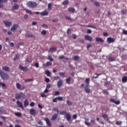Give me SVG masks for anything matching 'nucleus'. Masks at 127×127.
Here are the masks:
<instances>
[{
    "label": "nucleus",
    "instance_id": "f257e3e1",
    "mask_svg": "<svg viewBox=\"0 0 127 127\" xmlns=\"http://www.w3.org/2000/svg\"><path fill=\"white\" fill-rule=\"evenodd\" d=\"M0 77L2 80H8L9 79V75L4 71L0 70Z\"/></svg>",
    "mask_w": 127,
    "mask_h": 127
},
{
    "label": "nucleus",
    "instance_id": "f03ea898",
    "mask_svg": "<svg viewBox=\"0 0 127 127\" xmlns=\"http://www.w3.org/2000/svg\"><path fill=\"white\" fill-rule=\"evenodd\" d=\"M60 115H65V119L66 121H67V122H70V120L71 119V115H70L69 113H67L66 111H63L60 112Z\"/></svg>",
    "mask_w": 127,
    "mask_h": 127
},
{
    "label": "nucleus",
    "instance_id": "7ed1b4c3",
    "mask_svg": "<svg viewBox=\"0 0 127 127\" xmlns=\"http://www.w3.org/2000/svg\"><path fill=\"white\" fill-rule=\"evenodd\" d=\"M27 5L28 7H31L32 8H34L37 6V3L36 2H33L31 1H28L27 3Z\"/></svg>",
    "mask_w": 127,
    "mask_h": 127
},
{
    "label": "nucleus",
    "instance_id": "20e7f679",
    "mask_svg": "<svg viewBox=\"0 0 127 127\" xmlns=\"http://www.w3.org/2000/svg\"><path fill=\"white\" fill-rule=\"evenodd\" d=\"M21 98H22V99H24L25 98V94H24L23 92H20L15 94V99H16V100H20Z\"/></svg>",
    "mask_w": 127,
    "mask_h": 127
},
{
    "label": "nucleus",
    "instance_id": "39448f33",
    "mask_svg": "<svg viewBox=\"0 0 127 127\" xmlns=\"http://www.w3.org/2000/svg\"><path fill=\"white\" fill-rule=\"evenodd\" d=\"M29 113L31 115V116H36L38 112L36 111V110L32 108L30 110Z\"/></svg>",
    "mask_w": 127,
    "mask_h": 127
},
{
    "label": "nucleus",
    "instance_id": "423d86ee",
    "mask_svg": "<svg viewBox=\"0 0 127 127\" xmlns=\"http://www.w3.org/2000/svg\"><path fill=\"white\" fill-rule=\"evenodd\" d=\"M84 39L85 40L89 41V42H92V41H93V37L90 36L89 35H86L84 36Z\"/></svg>",
    "mask_w": 127,
    "mask_h": 127
},
{
    "label": "nucleus",
    "instance_id": "0eeeda50",
    "mask_svg": "<svg viewBox=\"0 0 127 127\" xmlns=\"http://www.w3.org/2000/svg\"><path fill=\"white\" fill-rule=\"evenodd\" d=\"M3 23L7 27H9V26H11V24H12V23L11 22L8 21H6V20H3Z\"/></svg>",
    "mask_w": 127,
    "mask_h": 127
},
{
    "label": "nucleus",
    "instance_id": "6e6552de",
    "mask_svg": "<svg viewBox=\"0 0 127 127\" xmlns=\"http://www.w3.org/2000/svg\"><path fill=\"white\" fill-rule=\"evenodd\" d=\"M16 86L17 89H18V90H22L25 89V87L24 86H21V85L19 83H16Z\"/></svg>",
    "mask_w": 127,
    "mask_h": 127
},
{
    "label": "nucleus",
    "instance_id": "1a4fd4ad",
    "mask_svg": "<svg viewBox=\"0 0 127 127\" xmlns=\"http://www.w3.org/2000/svg\"><path fill=\"white\" fill-rule=\"evenodd\" d=\"M18 27V25L15 24L13 25V26L11 27L10 30H11V31L14 32V31H15V30H16L17 29Z\"/></svg>",
    "mask_w": 127,
    "mask_h": 127
},
{
    "label": "nucleus",
    "instance_id": "9d476101",
    "mask_svg": "<svg viewBox=\"0 0 127 127\" xmlns=\"http://www.w3.org/2000/svg\"><path fill=\"white\" fill-rule=\"evenodd\" d=\"M19 69H21V70H22V71H24V72H27V71H28V68L26 67L22 66L21 64H20L19 65Z\"/></svg>",
    "mask_w": 127,
    "mask_h": 127
},
{
    "label": "nucleus",
    "instance_id": "9b49d317",
    "mask_svg": "<svg viewBox=\"0 0 127 127\" xmlns=\"http://www.w3.org/2000/svg\"><path fill=\"white\" fill-rule=\"evenodd\" d=\"M115 41H116V40H115V39L114 38L108 37L107 38V42L109 44L113 43V42H115Z\"/></svg>",
    "mask_w": 127,
    "mask_h": 127
},
{
    "label": "nucleus",
    "instance_id": "f8f14e48",
    "mask_svg": "<svg viewBox=\"0 0 127 127\" xmlns=\"http://www.w3.org/2000/svg\"><path fill=\"white\" fill-rule=\"evenodd\" d=\"M45 121L46 122V124H47V126H48V127H50L52 126V124L51 123V122H50V120H49V119L48 118H45Z\"/></svg>",
    "mask_w": 127,
    "mask_h": 127
},
{
    "label": "nucleus",
    "instance_id": "ddd939ff",
    "mask_svg": "<svg viewBox=\"0 0 127 127\" xmlns=\"http://www.w3.org/2000/svg\"><path fill=\"white\" fill-rule=\"evenodd\" d=\"M2 69L3 71H5V72H9L10 71V68H9L6 65H4L2 67Z\"/></svg>",
    "mask_w": 127,
    "mask_h": 127
},
{
    "label": "nucleus",
    "instance_id": "4468645a",
    "mask_svg": "<svg viewBox=\"0 0 127 127\" xmlns=\"http://www.w3.org/2000/svg\"><path fill=\"white\" fill-rule=\"evenodd\" d=\"M84 90L87 94H89V93H91V90L90 89V87L88 85H85L84 87Z\"/></svg>",
    "mask_w": 127,
    "mask_h": 127
},
{
    "label": "nucleus",
    "instance_id": "2eb2a0df",
    "mask_svg": "<svg viewBox=\"0 0 127 127\" xmlns=\"http://www.w3.org/2000/svg\"><path fill=\"white\" fill-rule=\"evenodd\" d=\"M62 86H63V80H59L57 83L58 88H61Z\"/></svg>",
    "mask_w": 127,
    "mask_h": 127
},
{
    "label": "nucleus",
    "instance_id": "dca6fc26",
    "mask_svg": "<svg viewBox=\"0 0 127 127\" xmlns=\"http://www.w3.org/2000/svg\"><path fill=\"white\" fill-rule=\"evenodd\" d=\"M16 104L17 105V107L19 108H20L21 109H23V105H22V103L19 101H17L16 102Z\"/></svg>",
    "mask_w": 127,
    "mask_h": 127
},
{
    "label": "nucleus",
    "instance_id": "f3484780",
    "mask_svg": "<svg viewBox=\"0 0 127 127\" xmlns=\"http://www.w3.org/2000/svg\"><path fill=\"white\" fill-rule=\"evenodd\" d=\"M2 2H7V0H0V8L3 7V4Z\"/></svg>",
    "mask_w": 127,
    "mask_h": 127
},
{
    "label": "nucleus",
    "instance_id": "a211bd4d",
    "mask_svg": "<svg viewBox=\"0 0 127 127\" xmlns=\"http://www.w3.org/2000/svg\"><path fill=\"white\" fill-rule=\"evenodd\" d=\"M56 51H57V48L56 47L51 48L49 50V52H56Z\"/></svg>",
    "mask_w": 127,
    "mask_h": 127
},
{
    "label": "nucleus",
    "instance_id": "6ab92c4d",
    "mask_svg": "<svg viewBox=\"0 0 127 127\" xmlns=\"http://www.w3.org/2000/svg\"><path fill=\"white\" fill-rule=\"evenodd\" d=\"M95 41L96 42H104V40L100 37H96L95 38Z\"/></svg>",
    "mask_w": 127,
    "mask_h": 127
},
{
    "label": "nucleus",
    "instance_id": "aec40b11",
    "mask_svg": "<svg viewBox=\"0 0 127 127\" xmlns=\"http://www.w3.org/2000/svg\"><path fill=\"white\" fill-rule=\"evenodd\" d=\"M42 16H44L45 15H48V12L46 10H44L43 12L40 13Z\"/></svg>",
    "mask_w": 127,
    "mask_h": 127
},
{
    "label": "nucleus",
    "instance_id": "412c9836",
    "mask_svg": "<svg viewBox=\"0 0 127 127\" xmlns=\"http://www.w3.org/2000/svg\"><path fill=\"white\" fill-rule=\"evenodd\" d=\"M85 83L86 84L85 86H89V85H90V78H86Z\"/></svg>",
    "mask_w": 127,
    "mask_h": 127
},
{
    "label": "nucleus",
    "instance_id": "4be33fe9",
    "mask_svg": "<svg viewBox=\"0 0 127 127\" xmlns=\"http://www.w3.org/2000/svg\"><path fill=\"white\" fill-rule=\"evenodd\" d=\"M57 117H58V115L57 114H55L52 119H51V120L52 121H55L56 120H57Z\"/></svg>",
    "mask_w": 127,
    "mask_h": 127
},
{
    "label": "nucleus",
    "instance_id": "5701e85b",
    "mask_svg": "<svg viewBox=\"0 0 127 127\" xmlns=\"http://www.w3.org/2000/svg\"><path fill=\"white\" fill-rule=\"evenodd\" d=\"M18 5L17 4H15L12 7V10H16L18 8Z\"/></svg>",
    "mask_w": 127,
    "mask_h": 127
},
{
    "label": "nucleus",
    "instance_id": "b1692460",
    "mask_svg": "<svg viewBox=\"0 0 127 127\" xmlns=\"http://www.w3.org/2000/svg\"><path fill=\"white\" fill-rule=\"evenodd\" d=\"M28 105H29V104L28 103V100L27 99H25L24 101V106L25 107V108H26V107H27Z\"/></svg>",
    "mask_w": 127,
    "mask_h": 127
},
{
    "label": "nucleus",
    "instance_id": "393cba45",
    "mask_svg": "<svg viewBox=\"0 0 127 127\" xmlns=\"http://www.w3.org/2000/svg\"><path fill=\"white\" fill-rule=\"evenodd\" d=\"M52 65V63L49 62H47L46 64L43 65L44 67H47V66H51Z\"/></svg>",
    "mask_w": 127,
    "mask_h": 127
},
{
    "label": "nucleus",
    "instance_id": "a878e982",
    "mask_svg": "<svg viewBox=\"0 0 127 127\" xmlns=\"http://www.w3.org/2000/svg\"><path fill=\"white\" fill-rule=\"evenodd\" d=\"M71 77H69L68 78L66 79V82L67 83V84H68L69 85H70V84H71Z\"/></svg>",
    "mask_w": 127,
    "mask_h": 127
},
{
    "label": "nucleus",
    "instance_id": "bb28decb",
    "mask_svg": "<svg viewBox=\"0 0 127 127\" xmlns=\"http://www.w3.org/2000/svg\"><path fill=\"white\" fill-rule=\"evenodd\" d=\"M122 81L123 83H126V82H127V76H123L122 77Z\"/></svg>",
    "mask_w": 127,
    "mask_h": 127
},
{
    "label": "nucleus",
    "instance_id": "cd10ccee",
    "mask_svg": "<svg viewBox=\"0 0 127 127\" xmlns=\"http://www.w3.org/2000/svg\"><path fill=\"white\" fill-rule=\"evenodd\" d=\"M102 118L104 120H106V119L107 120V121H109V117L108 116V115H107V114H103L102 115Z\"/></svg>",
    "mask_w": 127,
    "mask_h": 127
},
{
    "label": "nucleus",
    "instance_id": "c85d7f7f",
    "mask_svg": "<svg viewBox=\"0 0 127 127\" xmlns=\"http://www.w3.org/2000/svg\"><path fill=\"white\" fill-rule=\"evenodd\" d=\"M68 11H70V12H75V8L73 7H69L68 8Z\"/></svg>",
    "mask_w": 127,
    "mask_h": 127
},
{
    "label": "nucleus",
    "instance_id": "c756f323",
    "mask_svg": "<svg viewBox=\"0 0 127 127\" xmlns=\"http://www.w3.org/2000/svg\"><path fill=\"white\" fill-rule=\"evenodd\" d=\"M79 59H80V57L78 56H75L73 58V60H75V61H78V60Z\"/></svg>",
    "mask_w": 127,
    "mask_h": 127
},
{
    "label": "nucleus",
    "instance_id": "7c9ffc66",
    "mask_svg": "<svg viewBox=\"0 0 127 127\" xmlns=\"http://www.w3.org/2000/svg\"><path fill=\"white\" fill-rule=\"evenodd\" d=\"M25 11H26V12H27V13H29V14H32V12L30 10H29L28 9H25Z\"/></svg>",
    "mask_w": 127,
    "mask_h": 127
},
{
    "label": "nucleus",
    "instance_id": "2f4dec72",
    "mask_svg": "<svg viewBox=\"0 0 127 127\" xmlns=\"http://www.w3.org/2000/svg\"><path fill=\"white\" fill-rule=\"evenodd\" d=\"M14 115L16 117H21V113L19 112H16L14 113Z\"/></svg>",
    "mask_w": 127,
    "mask_h": 127
},
{
    "label": "nucleus",
    "instance_id": "473e14b6",
    "mask_svg": "<svg viewBox=\"0 0 127 127\" xmlns=\"http://www.w3.org/2000/svg\"><path fill=\"white\" fill-rule=\"evenodd\" d=\"M18 58H19V55H15V57L13 59L14 61H16Z\"/></svg>",
    "mask_w": 127,
    "mask_h": 127
},
{
    "label": "nucleus",
    "instance_id": "72a5a7b5",
    "mask_svg": "<svg viewBox=\"0 0 127 127\" xmlns=\"http://www.w3.org/2000/svg\"><path fill=\"white\" fill-rule=\"evenodd\" d=\"M122 124H123V122H122V121H117L116 123V125L117 126H121Z\"/></svg>",
    "mask_w": 127,
    "mask_h": 127
},
{
    "label": "nucleus",
    "instance_id": "f704fd0d",
    "mask_svg": "<svg viewBox=\"0 0 127 127\" xmlns=\"http://www.w3.org/2000/svg\"><path fill=\"white\" fill-rule=\"evenodd\" d=\"M68 3H69V0H68L64 1V2H63V4H64V5H66V4H68Z\"/></svg>",
    "mask_w": 127,
    "mask_h": 127
},
{
    "label": "nucleus",
    "instance_id": "c9c22d12",
    "mask_svg": "<svg viewBox=\"0 0 127 127\" xmlns=\"http://www.w3.org/2000/svg\"><path fill=\"white\" fill-rule=\"evenodd\" d=\"M109 60L111 62L116 61V59L115 58H113V57H109Z\"/></svg>",
    "mask_w": 127,
    "mask_h": 127
},
{
    "label": "nucleus",
    "instance_id": "e433bc0d",
    "mask_svg": "<svg viewBox=\"0 0 127 127\" xmlns=\"http://www.w3.org/2000/svg\"><path fill=\"white\" fill-rule=\"evenodd\" d=\"M31 81H33V79L31 78V79H27L25 80V83H27L28 82H31Z\"/></svg>",
    "mask_w": 127,
    "mask_h": 127
},
{
    "label": "nucleus",
    "instance_id": "4c0bfd02",
    "mask_svg": "<svg viewBox=\"0 0 127 127\" xmlns=\"http://www.w3.org/2000/svg\"><path fill=\"white\" fill-rule=\"evenodd\" d=\"M66 103L68 105V106H72V105H73V103H72V102L68 100L66 101Z\"/></svg>",
    "mask_w": 127,
    "mask_h": 127
},
{
    "label": "nucleus",
    "instance_id": "58836bf2",
    "mask_svg": "<svg viewBox=\"0 0 127 127\" xmlns=\"http://www.w3.org/2000/svg\"><path fill=\"white\" fill-rule=\"evenodd\" d=\"M48 60H50V61H52L53 62V58H52V57L51 56H49L48 57Z\"/></svg>",
    "mask_w": 127,
    "mask_h": 127
},
{
    "label": "nucleus",
    "instance_id": "ea45409f",
    "mask_svg": "<svg viewBox=\"0 0 127 127\" xmlns=\"http://www.w3.org/2000/svg\"><path fill=\"white\" fill-rule=\"evenodd\" d=\"M45 74L49 77V76H50V71H49V70H46L45 71Z\"/></svg>",
    "mask_w": 127,
    "mask_h": 127
},
{
    "label": "nucleus",
    "instance_id": "a19ab883",
    "mask_svg": "<svg viewBox=\"0 0 127 127\" xmlns=\"http://www.w3.org/2000/svg\"><path fill=\"white\" fill-rule=\"evenodd\" d=\"M85 26L86 27H91V28H94V29H96V27L92 25H86Z\"/></svg>",
    "mask_w": 127,
    "mask_h": 127
},
{
    "label": "nucleus",
    "instance_id": "79ce46f5",
    "mask_svg": "<svg viewBox=\"0 0 127 127\" xmlns=\"http://www.w3.org/2000/svg\"><path fill=\"white\" fill-rule=\"evenodd\" d=\"M51 6H52V4L51 3H49L48 5V9H52Z\"/></svg>",
    "mask_w": 127,
    "mask_h": 127
},
{
    "label": "nucleus",
    "instance_id": "37998d69",
    "mask_svg": "<svg viewBox=\"0 0 127 127\" xmlns=\"http://www.w3.org/2000/svg\"><path fill=\"white\" fill-rule=\"evenodd\" d=\"M26 37H31V38H33V37H34V35H33L32 34H28V35H26Z\"/></svg>",
    "mask_w": 127,
    "mask_h": 127
},
{
    "label": "nucleus",
    "instance_id": "c03bdc74",
    "mask_svg": "<svg viewBox=\"0 0 127 127\" xmlns=\"http://www.w3.org/2000/svg\"><path fill=\"white\" fill-rule=\"evenodd\" d=\"M38 124L40 125V126H43V122H42V121H41V120H39L38 122Z\"/></svg>",
    "mask_w": 127,
    "mask_h": 127
},
{
    "label": "nucleus",
    "instance_id": "a18cd8bd",
    "mask_svg": "<svg viewBox=\"0 0 127 127\" xmlns=\"http://www.w3.org/2000/svg\"><path fill=\"white\" fill-rule=\"evenodd\" d=\"M26 62H28V63H31V62H32V61L31 60H30L29 58H27L26 60Z\"/></svg>",
    "mask_w": 127,
    "mask_h": 127
},
{
    "label": "nucleus",
    "instance_id": "49530a36",
    "mask_svg": "<svg viewBox=\"0 0 127 127\" xmlns=\"http://www.w3.org/2000/svg\"><path fill=\"white\" fill-rule=\"evenodd\" d=\"M95 75H96V76H93V78H94V79H97V78H98V76L101 75V74L95 73Z\"/></svg>",
    "mask_w": 127,
    "mask_h": 127
},
{
    "label": "nucleus",
    "instance_id": "de8ad7c7",
    "mask_svg": "<svg viewBox=\"0 0 127 127\" xmlns=\"http://www.w3.org/2000/svg\"><path fill=\"white\" fill-rule=\"evenodd\" d=\"M94 4L96 6H100V3H99V2H98V1H95L94 3Z\"/></svg>",
    "mask_w": 127,
    "mask_h": 127
},
{
    "label": "nucleus",
    "instance_id": "09e8293b",
    "mask_svg": "<svg viewBox=\"0 0 127 127\" xmlns=\"http://www.w3.org/2000/svg\"><path fill=\"white\" fill-rule=\"evenodd\" d=\"M60 94V92L58 91H57L55 92V96H58Z\"/></svg>",
    "mask_w": 127,
    "mask_h": 127
},
{
    "label": "nucleus",
    "instance_id": "8fccbe9b",
    "mask_svg": "<svg viewBox=\"0 0 127 127\" xmlns=\"http://www.w3.org/2000/svg\"><path fill=\"white\" fill-rule=\"evenodd\" d=\"M59 75L60 76H63V77H64V76L65 75V72H60L59 73Z\"/></svg>",
    "mask_w": 127,
    "mask_h": 127
},
{
    "label": "nucleus",
    "instance_id": "3c124183",
    "mask_svg": "<svg viewBox=\"0 0 127 127\" xmlns=\"http://www.w3.org/2000/svg\"><path fill=\"white\" fill-rule=\"evenodd\" d=\"M57 99L59 101H63V97H57Z\"/></svg>",
    "mask_w": 127,
    "mask_h": 127
},
{
    "label": "nucleus",
    "instance_id": "603ef678",
    "mask_svg": "<svg viewBox=\"0 0 127 127\" xmlns=\"http://www.w3.org/2000/svg\"><path fill=\"white\" fill-rule=\"evenodd\" d=\"M41 34H42L43 35H46V31H45V30L42 31H41Z\"/></svg>",
    "mask_w": 127,
    "mask_h": 127
},
{
    "label": "nucleus",
    "instance_id": "864d4df0",
    "mask_svg": "<svg viewBox=\"0 0 127 127\" xmlns=\"http://www.w3.org/2000/svg\"><path fill=\"white\" fill-rule=\"evenodd\" d=\"M34 65L36 68H39V64H38V63H35Z\"/></svg>",
    "mask_w": 127,
    "mask_h": 127
},
{
    "label": "nucleus",
    "instance_id": "5fc2aeb1",
    "mask_svg": "<svg viewBox=\"0 0 127 127\" xmlns=\"http://www.w3.org/2000/svg\"><path fill=\"white\" fill-rule=\"evenodd\" d=\"M66 33L67 34H71V29H68Z\"/></svg>",
    "mask_w": 127,
    "mask_h": 127
},
{
    "label": "nucleus",
    "instance_id": "6e6d98bb",
    "mask_svg": "<svg viewBox=\"0 0 127 127\" xmlns=\"http://www.w3.org/2000/svg\"><path fill=\"white\" fill-rule=\"evenodd\" d=\"M103 92V94H106L107 95H109V92L107 91V90H104Z\"/></svg>",
    "mask_w": 127,
    "mask_h": 127
},
{
    "label": "nucleus",
    "instance_id": "4d7b16f0",
    "mask_svg": "<svg viewBox=\"0 0 127 127\" xmlns=\"http://www.w3.org/2000/svg\"><path fill=\"white\" fill-rule=\"evenodd\" d=\"M35 105V103H34V102H31V103L30 104V107H34Z\"/></svg>",
    "mask_w": 127,
    "mask_h": 127
},
{
    "label": "nucleus",
    "instance_id": "13d9d810",
    "mask_svg": "<svg viewBox=\"0 0 127 127\" xmlns=\"http://www.w3.org/2000/svg\"><path fill=\"white\" fill-rule=\"evenodd\" d=\"M42 27H44L45 28H48V26H47V24H43L42 25Z\"/></svg>",
    "mask_w": 127,
    "mask_h": 127
},
{
    "label": "nucleus",
    "instance_id": "bf43d9fd",
    "mask_svg": "<svg viewBox=\"0 0 127 127\" xmlns=\"http://www.w3.org/2000/svg\"><path fill=\"white\" fill-rule=\"evenodd\" d=\"M45 82H47V83H48L49 82H50V79H49V78H48V77H46L45 79Z\"/></svg>",
    "mask_w": 127,
    "mask_h": 127
},
{
    "label": "nucleus",
    "instance_id": "052dcab7",
    "mask_svg": "<svg viewBox=\"0 0 127 127\" xmlns=\"http://www.w3.org/2000/svg\"><path fill=\"white\" fill-rule=\"evenodd\" d=\"M114 104H116V105H120L121 104V101L120 100L116 101L114 102Z\"/></svg>",
    "mask_w": 127,
    "mask_h": 127
},
{
    "label": "nucleus",
    "instance_id": "680f3d73",
    "mask_svg": "<svg viewBox=\"0 0 127 127\" xmlns=\"http://www.w3.org/2000/svg\"><path fill=\"white\" fill-rule=\"evenodd\" d=\"M41 97H42V98H46V95L44 93H41Z\"/></svg>",
    "mask_w": 127,
    "mask_h": 127
},
{
    "label": "nucleus",
    "instance_id": "e2e57ef3",
    "mask_svg": "<svg viewBox=\"0 0 127 127\" xmlns=\"http://www.w3.org/2000/svg\"><path fill=\"white\" fill-rule=\"evenodd\" d=\"M65 18L67 20H71V17H70V16H65Z\"/></svg>",
    "mask_w": 127,
    "mask_h": 127
},
{
    "label": "nucleus",
    "instance_id": "0e129e2a",
    "mask_svg": "<svg viewBox=\"0 0 127 127\" xmlns=\"http://www.w3.org/2000/svg\"><path fill=\"white\" fill-rule=\"evenodd\" d=\"M121 12L122 14H126V13H127V11L126 10H122Z\"/></svg>",
    "mask_w": 127,
    "mask_h": 127
},
{
    "label": "nucleus",
    "instance_id": "69168bd1",
    "mask_svg": "<svg viewBox=\"0 0 127 127\" xmlns=\"http://www.w3.org/2000/svg\"><path fill=\"white\" fill-rule=\"evenodd\" d=\"M55 80H59L60 79V77L57 76H54V77Z\"/></svg>",
    "mask_w": 127,
    "mask_h": 127
},
{
    "label": "nucleus",
    "instance_id": "338daca9",
    "mask_svg": "<svg viewBox=\"0 0 127 127\" xmlns=\"http://www.w3.org/2000/svg\"><path fill=\"white\" fill-rule=\"evenodd\" d=\"M123 34H125V35H127V31L124 30L122 33Z\"/></svg>",
    "mask_w": 127,
    "mask_h": 127
},
{
    "label": "nucleus",
    "instance_id": "774afa93",
    "mask_svg": "<svg viewBox=\"0 0 127 127\" xmlns=\"http://www.w3.org/2000/svg\"><path fill=\"white\" fill-rule=\"evenodd\" d=\"M57 98H54V99H53V102H54V103H56V102H57Z\"/></svg>",
    "mask_w": 127,
    "mask_h": 127
}]
</instances>
